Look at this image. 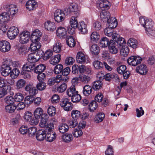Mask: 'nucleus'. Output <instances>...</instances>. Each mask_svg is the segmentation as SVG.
<instances>
[{"label":"nucleus","instance_id":"obj_32","mask_svg":"<svg viewBox=\"0 0 155 155\" xmlns=\"http://www.w3.org/2000/svg\"><path fill=\"white\" fill-rule=\"evenodd\" d=\"M92 91V87L90 86L86 85L83 87V93L85 96H88L91 93Z\"/></svg>","mask_w":155,"mask_h":155},{"label":"nucleus","instance_id":"obj_20","mask_svg":"<svg viewBox=\"0 0 155 155\" xmlns=\"http://www.w3.org/2000/svg\"><path fill=\"white\" fill-rule=\"evenodd\" d=\"M45 27L46 29L50 31H54L56 28L55 23L50 21H48L45 23Z\"/></svg>","mask_w":155,"mask_h":155},{"label":"nucleus","instance_id":"obj_26","mask_svg":"<svg viewBox=\"0 0 155 155\" xmlns=\"http://www.w3.org/2000/svg\"><path fill=\"white\" fill-rule=\"evenodd\" d=\"M22 71L29 72H31L33 70H34L35 68V64H29V63H27L26 64L24 65L22 68Z\"/></svg>","mask_w":155,"mask_h":155},{"label":"nucleus","instance_id":"obj_36","mask_svg":"<svg viewBox=\"0 0 155 155\" xmlns=\"http://www.w3.org/2000/svg\"><path fill=\"white\" fill-rule=\"evenodd\" d=\"M100 35L96 31L93 32L91 35V40L93 42H97L100 38Z\"/></svg>","mask_w":155,"mask_h":155},{"label":"nucleus","instance_id":"obj_2","mask_svg":"<svg viewBox=\"0 0 155 155\" xmlns=\"http://www.w3.org/2000/svg\"><path fill=\"white\" fill-rule=\"evenodd\" d=\"M124 42V39L120 37L118 34H114L113 35V40L110 41L108 46L109 52L113 54H117L118 51L116 46L120 48Z\"/></svg>","mask_w":155,"mask_h":155},{"label":"nucleus","instance_id":"obj_9","mask_svg":"<svg viewBox=\"0 0 155 155\" xmlns=\"http://www.w3.org/2000/svg\"><path fill=\"white\" fill-rule=\"evenodd\" d=\"M142 61V58L139 56H132L128 58L127 62L129 65L135 66L140 64Z\"/></svg>","mask_w":155,"mask_h":155},{"label":"nucleus","instance_id":"obj_21","mask_svg":"<svg viewBox=\"0 0 155 155\" xmlns=\"http://www.w3.org/2000/svg\"><path fill=\"white\" fill-rule=\"evenodd\" d=\"M87 26L86 24L84 21H81L79 23L77 27L82 34H85L88 32Z\"/></svg>","mask_w":155,"mask_h":155},{"label":"nucleus","instance_id":"obj_44","mask_svg":"<svg viewBox=\"0 0 155 155\" xmlns=\"http://www.w3.org/2000/svg\"><path fill=\"white\" fill-rule=\"evenodd\" d=\"M71 115L73 119L77 120L81 117V113L80 111L77 110H73L71 112Z\"/></svg>","mask_w":155,"mask_h":155},{"label":"nucleus","instance_id":"obj_47","mask_svg":"<svg viewBox=\"0 0 155 155\" xmlns=\"http://www.w3.org/2000/svg\"><path fill=\"white\" fill-rule=\"evenodd\" d=\"M71 97V101L73 103L79 102L81 100V96L78 94V92H76V93Z\"/></svg>","mask_w":155,"mask_h":155},{"label":"nucleus","instance_id":"obj_49","mask_svg":"<svg viewBox=\"0 0 155 155\" xmlns=\"http://www.w3.org/2000/svg\"><path fill=\"white\" fill-rule=\"evenodd\" d=\"M16 109V106L13 104L8 105L6 106L5 107L6 111L9 113L13 112Z\"/></svg>","mask_w":155,"mask_h":155},{"label":"nucleus","instance_id":"obj_52","mask_svg":"<svg viewBox=\"0 0 155 155\" xmlns=\"http://www.w3.org/2000/svg\"><path fill=\"white\" fill-rule=\"evenodd\" d=\"M62 45L60 43H56L53 47V50L56 53H59L61 51Z\"/></svg>","mask_w":155,"mask_h":155},{"label":"nucleus","instance_id":"obj_14","mask_svg":"<svg viewBox=\"0 0 155 155\" xmlns=\"http://www.w3.org/2000/svg\"><path fill=\"white\" fill-rule=\"evenodd\" d=\"M11 68L9 65L6 64H3L1 68V71L2 75L6 77L10 74Z\"/></svg>","mask_w":155,"mask_h":155},{"label":"nucleus","instance_id":"obj_51","mask_svg":"<svg viewBox=\"0 0 155 155\" xmlns=\"http://www.w3.org/2000/svg\"><path fill=\"white\" fill-rule=\"evenodd\" d=\"M25 81L24 79H20L19 80L17 81L16 85L17 89H20L23 87L25 84Z\"/></svg>","mask_w":155,"mask_h":155},{"label":"nucleus","instance_id":"obj_17","mask_svg":"<svg viewBox=\"0 0 155 155\" xmlns=\"http://www.w3.org/2000/svg\"><path fill=\"white\" fill-rule=\"evenodd\" d=\"M46 128L45 130L41 129L38 130L36 134V138L39 141L43 140L46 136Z\"/></svg>","mask_w":155,"mask_h":155},{"label":"nucleus","instance_id":"obj_16","mask_svg":"<svg viewBox=\"0 0 155 155\" xmlns=\"http://www.w3.org/2000/svg\"><path fill=\"white\" fill-rule=\"evenodd\" d=\"M67 31L64 27H60L58 28L56 30L57 36L61 38H64L67 37Z\"/></svg>","mask_w":155,"mask_h":155},{"label":"nucleus","instance_id":"obj_5","mask_svg":"<svg viewBox=\"0 0 155 155\" xmlns=\"http://www.w3.org/2000/svg\"><path fill=\"white\" fill-rule=\"evenodd\" d=\"M40 35H31L30 40L32 43L31 44L30 49L32 51H36L41 48V43L39 42L40 39Z\"/></svg>","mask_w":155,"mask_h":155},{"label":"nucleus","instance_id":"obj_8","mask_svg":"<svg viewBox=\"0 0 155 155\" xmlns=\"http://www.w3.org/2000/svg\"><path fill=\"white\" fill-rule=\"evenodd\" d=\"M19 42L22 44L27 43L30 38V33L27 31H24L20 33L19 35Z\"/></svg>","mask_w":155,"mask_h":155},{"label":"nucleus","instance_id":"obj_22","mask_svg":"<svg viewBox=\"0 0 155 155\" xmlns=\"http://www.w3.org/2000/svg\"><path fill=\"white\" fill-rule=\"evenodd\" d=\"M37 6V2L33 0L28 1L26 4V8L29 11L35 9Z\"/></svg>","mask_w":155,"mask_h":155},{"label":"nucleus","instance_id":"obj_64","mask_svg":"<svg viewBox=\"0 0 155 155\" xmlns=\"http://www.w3.org/2000/svg\"><path fill=\"white\" fill-rule=\"evenodd\" d=\"M105 154L106 155H113L114 151L112 147L109 145L108 146L107 150L105 152Z\"/></svg>","mask_w":155,"mask_h":155},{"label":"nucleus","instance_id":"obj_45","mask_svg":"<svg viewBox=\"0 0 155 155\" xmlns=\"http://www.w3.org/2000/svg\"><path fill=\"white\" fill-rule=\"evenodd\" d=\"M78 91H76L75 87L74 85L71 86L68 89L67 91V94L69 97H71L73 95L75 94L76 93L78 92Z\"/></svg>","mask_w":155,"mask_h":155},{"label":"nucleus","instance_id":"obj_28","mask_svg":"<svg viewBox=\"0 0 155 155\" xmlns=\"http://www.w3.org/2000/svg\"><path fill=\"white\" fill-rule=\"evenodd\" d=\"M36 54L32 53L29 54L28 56V61L31 64H34V63L38 61L39 58V57L37 58Z\"/></svg>","mask_w":155,"mask_h":155},{"label":"nucleus","instance_id":"obj_50","mask_svg":"<svg viewBox=\"0 0 155 155\" xmlns=\"http://www.w3.org/2000/svg\"><path fill=\"white\" fill-rule=\"evenodd\" d=\"M63 68V66L62 64H58L54 67V73L56 74H61Z\"/></svg>","mask_w":155,"mask_h":155},{"label":"nucleus","instance_id":"obj_10","mask_svg":"<svg viewBox=\"0 0 155 155\" xmlns=\"http://www.w3.org/2000/svg\"><path fill=\"white\" fill-rule=\"evenodd\" d=\"M46 138L47 140L49 142H51L54 140L56 137L55 132L53 131L52 127H46Z\"/></svg>","mask_w":155,"mask_h":155},{"label":"nucleus","instance_id":"obj_35","mask_svg":"<svg viewBox=\"0 0 155 155\" xmlns=\"http://www.w3.org/2000/svg\"><path fill=\"white\" fill-rule=\"evenodd\" d=\"M104 117L105 114L104 113H99L95 116L94 121L96 123H99L102 121Z\"/></svg>","mask_w":155,"mask_h":155},{"label":"nucleus","instance_id":"obj_37","mask_svg":"<svg viewBox=\"0 0 155 155\" xmlns=\"http://www.w3.org/2000/svg\"><path fill=\"white\" fill-rule=\"evenodd\" d=\"M61 56L60 54H58L54 56V58H51L50 61V63L53 65L57 64L60 61Z\"/></svg>","mask_w":155,"mask_h":155},{"label":"nucleus","instance_id":"obj_30","mask_svg":"<svg viewBox=\"0 0 155 155\" xmlns=\"http://www.w3.org/2000/svg\"><path fill=\"white\" fill-rule=\"evenodd\" d=\"M66 40L67 44L70 47H74L76 44L74 38L71 35L67 36Z\"/></svg>","mask_w":155,"mask_h":155},{"label":"nucleus","instance_id":"obj_48","mask_svg":"<svg viewBox=\"0 0 155 155\" xmlns=\"http://www.w3.org/2000/svg\"><path fill=\"white\" fill-rule=\"evenodd\" d=\"M89 110L90 111L93 112L95 110L98 106V104L95 101H93L90 103L89 105Z\"/></svg>","mask_w":155,"mask_h":155},{"label":"nucleus","instance_id":"obj_41","mask_svg":"<svg viewBox=\"0 0 155 155\" xmlns=\"http://www.w3.org/2000/svg\"><path fill=\"white\" fill-rule=\"evenodd\" d=\"M63 140L65 142L69 143L71 142L73 139L72 135L70 134H66L63 135L62 137Z\"/></svg>","mask_w":155,"mask_h":155},{"label":"nucleus","instance_id":"obj_34","mask_svg":"<svg viewBox=\"0 0 155 155\" xmlns=\"http://www.w3.org/2000/svg\"><path fill=\"white\" fill-rule=\"evenodd\" d=\"M110 41L106 37H103L100 40L99 45L102 47H106L109 45Z\"/></svg>","mask_w":155,"mask_h":155},{"label":"nucleus","instance_id":"obj_54","mask_svg":"<svg viewBox=\"0 0 155 155\" xmlns=\"http://www.w3.org/2000/svg\"><path fill=\"white\" fill-rule=\"evenodd\" d=\"M20 73V71L19 69L15 68L13 69L12 72L10 74L11 77L13 78H16Z\"/></svg>","mask_w":155,"mask_h":155},{"label":"nucleus","instance_id":"obj_1","mask_svg":"<svg viewBox=\"0 0 155 155\" xmlns=\"http://www.w3.org/2000/svg\"><path fill=\"white\" fill-rule=\"evenodd\" d=\"M73 4H71L69 6L64 8V11L58 9L55 12L54 15L55 20L58 22L62 21L64 20L65 17V15L70 16V15L72 14L73 11H75L76 14H78V13L77 12V8L73 6Z\"/></svg>","mask_w":155,"mask_h":155},{"label":"nucleus","instance_id":"obj_12","mask_svg":"<svg viewBox=\"0 0 155 155\" xmlns=\"http://www.w3.org/2000/svg\"><path fill=\"white\" fill-rule=\"evenodd\" d=\"M97 4L98 9L102 11H106L110 8L109 2L107 0H101Z\"/></svg>","mask_w":155,"mask_h":155},{"label":"nucleus","instance_id":"obj_23","mask_svg":"<svg viewBox=\"0 0 155 155\" xmlns=\"http://www.w3.org/2000/svg\"><path fill=\"white\" fill-rule=\"evenodd\" d=\"M107 26L109 28H114L117 25V22L115 18L112 17L109 18L107 21Z\"/></svg>","mask_w":155,"mask_h":155},{"label":"nucleus","instance_id":"obj_19","mask_svg":"<svg viewBox=\"0 0 155 155\" xmlns=\"http://www.w3.org/2000/svg\"><path fill=\"white\" fill-rule=\"evenodd\" d=\"M136 71L141 75H145L147 72V69L146 65L144 64H141L137 67Z\"/></svg>","mask_w":155,"mask_h":155},{"label":"nucleus","instance_id":"obj_40","mask_svg":"<svg viewBox=\"0 0 155 155\" xmlns=\"http://www.w3.org/2000/svg\"><path fill=\"white\" fill-rule=\"evenodd\" d=\"M113 78L116 79L119 78L118 75L115 73H108L104 75V79L106 81H109Z\"/></svg>","mask_w":155,"mask_h":155},{"label":"nucleus","instance_id":"obj_60","mask_svg":"<svg viewBox=\"0 0 155 155\" xmlns=\"http://www.w3.org/2000/svg\"><path fill=\"white\" fill-rule=\"evenodd\" d=\"M24 99V96L22 94L20 93H18L15 96V101L19 102L21 101Z\"/></svg>","mask_w":155,"mask_h":155},{"label":"nucleus","instance_id":"obj_42","mask_svg":"<svg viewBox=\"0 0 155 155\" xmlns=\"http://www.w3.org/2000/svg\"><path fill=\"white\" fill-rule=\"evenodd\" d=\"M100 16L103 21H107V19L110 18L109 13L107 11L101 12L100 14Z\"/></svg>","mask_w":155,"mask_h":155},{"label":"nucleus","instance_id":"obj_25","mask_svg":"<svg viewBox=\"0 0 155 155\" xmlns=\"http://www.w3.org/2000/svg\"><path fill=\"white\" fill-rule=\"evenodd\" d=\"M127 44L128 46L134 49H136L138 46V41L135 39L130 38L127 41Z\"/></svg>","mask_w":155,"mask_h":155},{"label":"nucleus","instance_id":"obj_62","mask_svg":"<svg viewBox=\"0 0 155 155\" xmlns=\"http://www.w3.org/2000/svg\"><path fill=\"white\" fill-rule=\"evenodd\" d=\"M127 69V67L125 65H121L117 68V72L120 74H122Z\"/></svg>","mask_w":155,"mask_h":155},{"label":"nucleus","instance_id":"obj_63","mask_svg":"<svg viewBox=\"0 0 155 155\" xmlns=\"http://www.w3.org/2000/svg\"><path fill=\"white\" fill-rule=\"evenodd\" d=\"M37 130V128L35 127H32L28 129V132L29 134V136H32L35 134Z\"/></svg>","mask_w":155,"mask_h":155},{"label":"nucleus","instance_id":"obj_53","mask_svg":"<svg viewBox=\"0 0 155 155\" xmlns=\"http://www.w3.org/2000/svg\"><path fill=\"white\" fill-rule=\"evenodd\" d=\"M104 63L98 61H95L93 63V65L94 67L97 69H101L104 66Z\"/></svg>","mask_w":155,"mask_h":155},{"label":"nucleus","instance_id":"obj_4","mask_svg":"<svg viewBox=\"0 0 155 155\" xmlns=\"http://www.w3.org/2000/svg\"><path fill=\"white\" fill-rule=\"evenodd\" d=\"M34 115L35 119H33L31 121V124L32 125L37 124L39 122L40 118L44 117L48 115L46 114H43V111L42 109L40 107L37 108L34 112Z\"/></svg>","mask_w":155,"mask_h":155},{"label":"nucleus","instance_id":"obj_3","mask_svg":"<svg viewBox=\"0 0 155 155\" xmlns=\"http://www.w3.org/2000/svg\"><path fill=\"white\" fill-rule=\"evenodd\" d=\"M7 12H3L0 15V24L10 20V16H13L18 12L16 5H11L7 8Z\"/></svg>","mask_w":155,"mask_h":155},{"label":"nucleus","instance_id":"obj_39","mask_svg":"<svg viewBox=\"0 0 155 155\" xmlns=\"http://www.w3.org/2000/svg\"><path fill=\"white\" fill-rule=\"evenodd\" d=\"M68 129V126L66 124H62L58 126L59 131L62 134H64L67 131Z\"/></svg>","mask_w":155,"mask_h":155},{"label":"nucleus","instance_id":"obj_33","mask_svg":"<svg viewBox=\"0 0 155 155\" xmlns=\"http://www.w3.org/2000/svg\"><path fill=\"white\" fill-rule=\"evenodd\" d=\"M90 50L93 55L96 56L100 52V48L97 45H93L90 48Z\"/></svg>","mask_w":155,"mask_h":155},{"label":"nucleus","instance_id":"obj_6","mask_svg":"<svg viewBox=\"0 0 155 155\" xmlns=\"http://www.w3.org/2000/svg\"><path fill=\"white\" fill-rule=\"evenodd\" d=\"M140 23L145 28V30L153 27V22L151 19L145 17H140Z\"/></svg>","mask_w":155,"mask_h":155},{"label":"nucleus","instance_id":"obj_29","mask_svg":"<svg viewBox=\"0 0 155 155\" xmlns=\"http://www.w3.org/2000/svg\"><path fill=\"white\" fill-rule=\"evenodd\" d=\"M126 42L124 41V43L121 46V48L120 50V53L121 55L124 57L127 56L129 53V50L128 47L124 46Z\"/></svg>","mask_w":155,"mask_h":155},{"label":"nucleus","instance_id":"obj_24","mask_svg":"<svg viewBox=\"0 0 155 155\" xmlns=\"http://www.w3.org/2000/svg\"><path fill=\"white\" fill-rule=\"evenodd\" d=\"M76 60L78 63L84 64L86 61L84 54L81 52H78L76 56Z\"/></svg>","mask_w":155,"mask_h":155},{"label":"nucleus","instance_id":"obj_58","mask_svg":"<svg viewBox=\"0 0 155 155\" xmlns=\"http://www.w3.org/2000/svg\"><path fill=\"white\" fill-rule=\"evenodd\" d=\"M67 85L65 83H63L58 87H57V91L58 93H62L66 89Z\"/></svg>","mask_w":155,"mask_h":155},{"label":"nucleus","instance_id":"obj_55","mask_svg":"<svg viewBox=\"0 0 155 155\" xmlns=\"http://www.w3.org/2000/svg\"><path fill=\"white\" fill-rule=\"evenodd\" d=\"M56 108L53 106H50L48 109V113L50 116H54L56 114Z\"/></svg>","mask_w":155,"mask_h":155},{"label":"nucleus","instance_id":"obj_7","mask_svg":"<svg viewBox=\"0 0 155 155\" xmlns=\"http://www.w3.org/2000/svg\"><path fill=\"white\" fill-rule=\"evenodd\" d=\"M73 6L77 8L76 11L78 12V14H76V12H75V11H73V14H71L70 15H72V16L71 17V18L70 19V25L71 26V27H73L74 28H77L78 24V21H77V18L78 17V16L80 15V11L78 10L77 6L75 5H73Z\"/></svg>","mask_w":155,"mask_h":155},{"label":"nucleus","instance_id":"obj_59","mask_svg":"<svg viewBox=\"0 0 155 155\" xmlns=\"http://www.w3.org/2000/svg\"><path fill=\"white\" fill-rule=\"evenodd\" d=\"M146 33L149 36H155V28L153 27L145 30Z\"/></svg>","mask_w":155,"mask_h":155},{"label":"nucleus","instance_id":"obj_15","mask_svg":"<svg viewBox=\"0 0 155 155\" xmlns=\"http://www.w3.org/2000/svg\"><path fill=\"white\" fill-rule=\"evenodd\" d=\"M37 54L39 55H40L41 57L43 56V59L44 60H47L53 54V51L50 50H47L44 54L43 56V51L39 49L37 50Z\"/></svg>","mask_w":155,"mask_h":155},{"label":"nucleus","instance_id":"obj_13","mask_svg":"<svg viewBox=\"0 0 155 155\" xmlns=\"http://www.w3.org/2000/svg\"><path fill=\"white\" fill-rule=\"evenodd\" d=\"M11 48L10 43L5 40L0 41V51L5 52L9 51Z\"/></svg>","mask_w":155,"mask_h":155},{"label":"nucleus","instance_id":"obj_56","mask_svg":"<svg viewBox=\"0 0 155 155\" xmlns=\"http://www.w3.org/2000/svg\"><path fill=\"white\" fill-rule=\"evenodd\" d=\"M6 103L8 105L13 104L15 101L14 98L11 96H8L5 99Z\"/></svg>","mask_w":155,"mask_h":155},{"label":"nucleus","instance_id":"obj_31","mask_svg":"<svg viewBox=\"0 0 155 155\" xmlns=\"http://www.w3.org/2000/svg\"><path fill=\"white\" fill-rule=\"evenodd\" d=\"M102 85L103 84L102 81L100 80L96 81L92 83V88L94 90L97 91L102 87Z\"/></svg>","mask_w":155,"mask_h":155},{"label":"nucleus","instance_id":"obj_43","mask_svg":"<svg viewBox=\"0 0 155 155\" xmlns=\"http://www.w3.org/2000/svg\"><path fill=\"white\" fill-rule=\"evenodd\" d=\"M114 28H109L108 27L106 28L104 31V32L105 34L108 37H110L112 36V38L113 39V35L114 34H117V33H113V29Z\"/></svg>","mask_w":155,"mask_h":155},{"label":"nucleus","instance_id":"obj_38","mask_svg":"<svg viewBox=\"0 0 155 155\" xmlns=\"http://www.w3.org/2000/svg\"><path fill=\"white\" fill-rule=\"evenodd\" d=\"M46 69V66L44 64H39L35 67L34 72L35 73H40L43 72Z\"/></svg>","mask_w":155,"mask_h":155},{"label":"nucleus","instance_id":"obj_57","mask_svg":"<svg viewBox=\"0 0 155 155\" xmlns=\"http://www.w3.org/2000/svg\"><path fill=\"white\" fill-rule=\"evenodd\" d=\"M47 117L45 116L44 117L41 118V120L39 123V126L41 127H44L47 125V122L48 120L47 119Z\"/></svg>","mask_w":155,"mask_h":155},{"label":"nucleus","instance_id":"obj_46","mask_svg":"<svg viewBox=\"0 0 155 155\" xmlns=\"http://www.w3.org/2000/svg\"><path fill=\"white\" fill-rule=\"evenodd\" d=\"M11 87L8 86L7 88H3L0 89V98H1L7 94L8 91L11 90Z\"/></svg>","mask_w":155,"mask_h":155},{"label":"nucleus","instance_id":"obj_11","mask_svg":"<svg viewBox=\"0 0 155 155\" xmlns=\"http://www.w3.org/2000/svg\"><path fill=\"white\" fill-rule=\"evenodd\" d=\"M19 31L18 28L12 26L9 28L7 33L8 37L10 39L15 38L18 34Z\"/></svg>","mask_w":155,"mask_h":155},{"label":"nucleus","instance_id":"obj_61","mask_svg":"<svg viewBox=\"0 0 155 155\" xmlns=\"http://www.w3.org/2000/svg\"><path fill=\"white\" fill-rule=\"evenodd\" d=\"M34 97L32 95L26 96L25 98V104H29L33 102Z\"/></svg>","mask_w":155,"mask_h":155},{"label":"nucleus","instance_id":"obj_18","mask_svg":"<svg viewBox=\"0 0 155 155\" xmlns=\"http://www.w3.org/2000/svg\"><path fill=\"white\" fill-rule=\"evenodd\" d=\"M25 90L30 94V95L33 96L36 95L38 93V90L35 87L31 84H27L25 87Z\"/></svg>","mask_w":155,"mask_h":155},{"label":"nucleus","instance_id":"obj_27","mask_svg":"<svg viewBox=\"0 0 155 155\" xmlns=\"http://www.w3.org/2000/svg\"><path fill=\"white\" fill-rule=\"evenodd\" d=\"M77 80L78 79L79 80L84 84H87L91 79L90 77L88 75H87L85 74H81L79 75L78 78H75V79Z\"/></svg>","mask_w":155,"mask_h":155}]
</instances>
